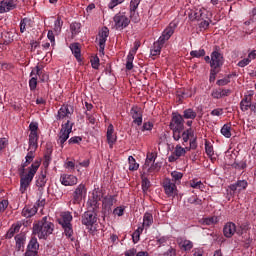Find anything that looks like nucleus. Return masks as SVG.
I'll list each match as a JSON object with an SVG mask.
<instances>
[{"label": "nucleus", "instance_id": "4468645a", "mask_svg": "<svg viewBox=\"0 0 256 256\" xmlns=\"http://www.w3.org/2000/svg\"><path fill=\"white\" fill-rule=\"evenodd\" d=\"M85 191L86 189L84 184H79L77 186V188L73 193V199H72V203L74 205H77V203H81V201H83V193H85Z\"/></svg>", "mask_w": 256, "mask_h": 256}, {"label": "nucleus", "instance_id": "5701e85b", "mask_svg": "<svg viewBox=\"0 0 256 256\" xmlns=\"http://www.w3.org/2000/svg\"><path fill=\"white\" fill-rule=\"evenodd\" d=\"M164 42L158 39V41L154 42L152 49L150 50V55L152 57H157V55H161V49H163Z\"/></svg>", "mask_w": 256, "mask_h": 256}, {"label": "nucleus", "instance_id": "7c9ffc66", "mask_svg": "<svg viewBox=\"0 0 256 256\" xmlns=\"http://www.w3.org/2000/svg\"><path fill=\"white\" fill-rule=\"evenodd\" d=\"M193 129L189 128L187 130H183L181 133V137H182V145H185V143L189 142V137H193Z\"/></svg>", "mask_w": 256, "mask_h": 256}, {"label": "nucleus", "instance_id": "5fc2aeb1", "mask_svg": "<svg viewBox=\"0 0 256 256\" xmlns=\"http://www.w3.org/2000/svg\"><path fill=\"white\" fill-rule=\"evenodd\" d=\"M100 200H101V198L97 199L95 197L88 200V205L92 207L93 211H95V209H97V207H99Z\"/></svg>", "mask_w": 256, "mask_h": 256}, {"label": "nucleus", "instance_id": "bb28decb", "mask_svg": "<svg viewBox=\"0 0 256 256\" xmlns=\"http://www.w3.org/2000/svg\"><path fill=\"white\" fill-rule=\"evenodd\" d=\"M99 43H107V37H109V28L106 26L102 27V29L98 33Z\"/></svg>", "mask_w": 256, "mask_h": 256}, {"label": "nucleus", "instance_id": "ddd939ff", "mask_svg": "<svg viewBox=\"0 0 256 256\" xmlns=\"http://www.w3.org/2000/svg\"><path fill=\"white\" fill-rule=\"evenodd\" d=\"M39 251V242L37 238H32L27 246L25 256H36Z\"/></svg>", "mask_w": 256, "mask_h": 256}, {"label": "nucleus", "instance_id": "c85d7f7f", "mask_svg": "<svg viewBox=\"0 0 256 256\" xmlns=\"http://www.w3.org/2000/svg\"><path fill=\"white\" fill-rule=\"evenodd\" d=\"M70 49L72 53L74 54V57L77 59V61H81V47L79 43H73L70 45Z\"/></svg>", "mask_w": 256, "mask_h": 256}, {"label": "nucleus", "instance_id": "09e8293b", "mask_svg": "<svg viewBox=\"0 0 256 256\" xmlns=\"http://www.w3.org/2000/svg\"><path fill=\"white\" fill-rule=\"evenodd\" d=\"M72 35H77L81 31V23L74 22L70 25Z\"/></svg>", "mask_w": 256, "mask_h": 256}, {"label": "nucleus", "instance_id": "864d4df0", "mask_svg": "<svg viewBox=\"0 0 256 256\" xmlns=\"http://www.w3.org/2000/svg\"><path fill=\"white\" fill-rule=\"evenodd\" d=\"M191 57H196L199 59V57H205V49L200 50H193L190 52Z\"/></svg>", "mask_w": 256, "mask_h": 256}, {"label": "nucleus", "instance_id": "de8ad7c7", "mask_svg": "<svg viewBox=\"0 0 256 256\" xmlns=\"http://www.w3.org/2000/svg\"><path fill=\"white\" fill-rule=\"evenodd\" d=\"M142 233L143 227H138V229L132 234L133 243H139V239Z\"/></svg>", "mask_w": 256, "mask_h": 256}, {"label": "nucleus", "instance_id": "cd10ccee", "mask_svg": "<svg viewBox=\"0 0 256 256\" xmlns=\"http://www.w3.org/2000/svg\"><path fill=\"white\" fill-rule=\"evenodd\" d=\"M142 179V191L143 193H147L149 191V187H151V181H149V178H147V172H143L141 175Z\"/></svg>", "mask_w": 256, "mask_h": 256}, {"label": "nucleus", "instance_id": "f3484780", "mask_svg": "<svg viewBox=\"0 0 256 256\" xmlns=\"http://www.w3.org/2000/svg\"><path fill=\"white\" fill-rule=\"evenodd\" d=\"M69 115H73V107H71L69 105H63L58 110L56 119L59 121L61 119H65V117H69Z\"/></svg>", "mask_w": 256, "mask_h": 256}, {"label": "nucleus", "instance_id": "3c124183", "mask_svg": "<svg viewBox=\"0 0 256 256\" xmlns=\"http://www.w3.org/2000/svg\"><path fill=\"white\" fill-rule=\"evenodd\" d=\"M202 9L195 10L190 14V19L192 21H201Z\"/></svg>", "mask_w": 256, "mask_h": 256}, {"label": "nucleus", "instance_id": "79ce46f5", "mask_svg": "<svg viewBox=\"0 0 256 256\" xmlns=\"http://www.w3.org/2000/svg\"><path fill=\"white\" fill-rule=\"evenodd\" d=\"M187 153V148L181 147V145H176L175 150H174V155L179 159V157L185 156Z\"/></svg>", "mask_w": 256, "mask_h": 256}, {"label": "nucleus", "instance_id": "603ef678", "mask_svg": "<svg viewBox=\"0 0 256 256\" xmlns=\"http://www.w3.org/2000/svg\"><path fill=\"white\" fill-rule=\"evenodd\" d=\"M205 151L206 155H208V157L213 160V155H215V152L213 151V145H210L207 141L205 142Z\"/></svg>", "mask_w": 256, "mask_h": 256}, {"label": "nucleus", "instance_id": "4d7b16f0", "mask_svg": "<svg viewBox=\"0 0 256 256\" xmlns=\"http://www.w3.org/2000/svg\"><path fill=\"white\" fill-rule=\"evenodd\" d=\"M25 245V239L23 237H16V248L17 251H21Z\"/></svg>", "mask_w": 256, "mask_h": 256}, {"label": "nucleus", "instance_id": "e2e57ef3", "mask_svg": "<svg viewBox=\"0 0 256 256\" xmlns=\"http://www.w3.org/2000/svg\"><path fill=\"white\" fill-rule=\"evenodd\" d=\"M199 27L200 29H208L209 24L211 23V18H207L206 20H200Z\"/></svg>", "mask_w": 256, "mask_h": 256}, {"label": "nucleus", "instance_id": "c9c22d12", "mask_svg": "<svg viewBox=\"0 0 256 256\" xmlns=\"http://www.w3.org/2000/svg\"><path fill=\"white\" fill-rule=\"evenodd\" d=\"M155 159H157V157L155 156V154L153 153H150V154H147V157H146V161H145V164H144V171H147V168L148 167H151V164L155 163Z\"/></svg>", "mask_w": 256, "mask_h": 256}, {"label": "nucleus", "instance_id": "37998d69", "mask_svg": "<svg viewBox=\"0 0 256 256\" xmlns=\"http://www.w3.org/2000/svg\"><path fill=\"white\" fill-rule=\"evenodd\" d=\"M134 59H135V54H133V52H130L127 56V61H126L127 71H131V69H133V60Z\"/></svg>", "mask_w": 256, "mask_h": 256}, {"label": "nucleus", "instance_id": "dca6fc26", "mask_svg": "<svg viewBox=\"0 0 256 256\" xmlns=\"http://www.w3.org/2000/svg\"><path fill=\"white\" fill-rule=\"evenodd\" d=\"M41 68L39 66H36L31 74H30V77H32L30 80H29V87H30V91H35L37 89V75H41Z\"/></svg>", "mask_w": 256, "mask_h": 256}, {"label": "nucleus", "instance_id": "f03ea898", "mask_svg": "<svg viewBox=\"0 0 256 256\" xmlns=\"http://www.w3.org/2000/svg\"><path fill=\"white\" fill-rule=\"evenodd\" d=\"M55 230V224L49 221L47 216H44L41 220L33 224V235H37L39 239H47L49 235L53 234Z\"/></svg>", "mask_w": 256, "mask_h": 256}, {"label": "nucleus", "instance_id": "8fccbe9b", "mask_svg": "<svg viewBox=\"0 0 256 256\" xmlns=\"http://www.w3.org/2000/svg\"><path fill=\"white\" fill-rule=\"evenodd\" d=\"M148 168H146V171L149 173L158 172L161 170V164L159 162L150 164Z\"/></svg>", "mask_w": 256, "mask_h": 256}, {"label": "nucleus", "instance_id": "f257e3e1", "mask_svg": "<svg viewBox=\"0 0 256 256\" xmlns=\"http://www.w3.org/2000/svg\"><path fill=\"white\" fill-rule=\"evenodd\" d=\"M31 164V161L25 160L24 163L21 165L20 170V193H26L27 189L31 186V183L33 182V178L35 177V174L37 171H39V167H41V161L36 160L34 163L31 164V166L28 168V173L25 174V167H28V165Z\"/></svg>", "mask_w": 256, "mask_h": 256}, {"label": "nucleus", "instance_id": "49530a36", "mask_svg": "<svg viewBox=\"0 0 256 256\" xmlns=\"http://www.w3.org/2000/svg\"><path fill=\"white\" fill-rule=\"evenodd\" d=\"M27 25H31V20L29 18H23L20 21V32L25 33L27 31Z\"/></svg>", "mask_w": 256, "mask_h": 256}, {"label": "nucleus", "instance_id": "680f3d73", "mask_svg": "<svg viewBox=\"0 0 256 256\" xmlns=\"http://www.w3.org/2000/svg\"><path fill=\"white\" fill-rule=\"evenodd\" d=\"M125 0H110L109 4H108V8L110 9H115V7H117V5H121V3H123Z\"/></svg>", "mask_w": 256, "mask_h": 256}, {"label": "nucleus", "instance_id": "7ed1b4c3", "mask_svg": "<svg viewBox=\"0 0 256 256\" xmlns=\"http://www.w3.org/2000/svg\"><path fill=\"white\" fill-rule=\"evenodd\" d=\"M173 135L174 141H179L181 139V133L185 131V120L183 115L173 113L170 125H169Z\"/></svg>", "mask_w": 256, "mask_h": 256}, {"label": "nucleus", "instance_id": "473e14b6", "mask_svg": "<svg viewBox=\"0 0 256 256\" xmlns=\"http://www.w3.org/2000/svg\"><path fill=\"white\" fill-rule=\"evenodd\" d=\"M153 225V214L146 212L143 217V227H151Z\"/></svg>", "mask_w": 256, "mask_h": 256}, {"label": "nucleus", "instance_id": "4c0bfd02", "mask_svg": "<svg viewBox=\"0 0 256 256\" xmlns=\"http://www.w3.org/2000/svg\"><path fill=\"white\" fill-rule=\"evenodd\" d=\"M183 119H196L197 117V112H195L193 109L188 108L186 110H184L183 112Z\"/></svg>", "mask_w": 256, "mask_h": 256}, {"label": "nucleus", "instance_id": "6e6d98bb", "mask_svg": "<svg viewBox=\"0 0 256 256\" xmlns=\"http://www.w3.org/2000/svg\"><path fill=\"white\" fill-rule=\"evenodd\" d=\"M106 137H107V142H108L110 149H113V145L117 141V136L111 134V135H106Z\"/></svg>", "mask_w": 256, "mask_h": 256}, {"label": "nucleus", "instance_id": "052dcab7", "mask_svg": "<svg viewBox=\"0 0 256 256\" xmlns=\"http://www.w3.org/2000/svg\"><path fill=\"white\" fill-rule=\"evenodd\" d=\"M230 76L217 80L216 84L219 85V87H224V85H229L231 83V80H229Z\"/></svg>", "mask_w": 256, "mask_h": 256}, {"label": "nucleus", "instance_id": "69168bd1", "mask_svg": "<svg viewBox=\"0 0 256 256\" xmlns=\"http://www.w3.org/2000/svg\"><path fill=\"white\" fill-rule=\"evenodd\" d=\"M47 37L51 43V46L55 47V34L53 33V30L48 31Z\"/></svg>", "mask_w": 256, "mask_h": 256}, {"label": "nucleus", "instance_id": "a18cd8bd", "mask_svg": "<svg viewBox=\"0 0 256 256\" xmlns=\"http://www.w3.org/2000/svg\"><path fill=\"white\" fill-rule=\"evenodd\" d=\"M190 187H192L193 189H200V191H203V189H205V185L203 184V182L195 179L190 181Z\"/></svg>", "mask_w": 256, "mask_h": 256}, {"label": "nucleus", "instance_id": "338daca9", "mask_svg": "<svg viewBox=\"0 0 256 256\" xmlns=\"http://www.w3.org/2000/svg\"><path fill=\"white\" fill-rule=\"evenodd\" d=\"M171 175H172V179H174V181H180V179H183V173H181V172L173 171L171 173Z\"/></svg>", "mask_w": 256, "mask_h": 256}, {"label": "nucleus", "instance_id": "b1692460", "mask_svg": "<svg viewBox=\"0 0 256 256\" xmlns=\"http://www.w3.org/2000/svg\"><path fill=\"white\" fill-rule=\"evenodd\" d=\"M37 211H38V209H37L36 205H34L32 207L26 206L22 210V216L26 217V219H29V218L33 217L34 215H36Z\"/></svg>", "mask_w": 256, "mask_h": 256}, {"label": "nucleus", "instance_id": "0eeeda50", "mask_svg": "<svg viewBox=\"0 0 256 256\" xmlns=\"http://www.w3.org/2000/svg\"><path fill=\"white\" fill-rule=\"evenodd\" d=\"M81 223L82 225H85L87 229H90V231H92L93 225L97 223V214H95L93 211H86L82 215Z\"/></svg>", "mask_w": 256, "mask_h": 256}, {"label": "nucleus", "instance_id": "2f4dec72", "mask_svg": "<svg viewBox=\"0 0 256 256\" xmlns=\"http://www.w3.org/2000/svg\"><path fill=\"white\" fill-rule=\"evenodd\" d=\"M201 223L202 225H217V223H219V217L212 216V217L203 218L201 220Z\"/></svg>", "mask_w": 256, "mask_h": 256}, {"label": "nucleus", "instance_id": "58836bf2", "mask_svg": "<svg viewBox=\"0 0 256 256\" xmlns=\"http://www.w3.org/2000/svg\"><path fill=\"white\" fill-rule=\"evenodd\" d=\"M233 169H236L237 171H243V169H247V161L242 160L240 162L235 161L232 165Z\"/></svg>", "mask_w": 256, "mask_h": 256}, {"label": "nucleus", "instance_id": "c756f323", "mask_svg": "<svg viewBox=\"0 0 256 256\" xmlns=\"http://www.w3.org/2000/svg\"><path fill=\"white\" fill-rule=\"evenodd\" d=\"M47 184V172H41L37 177L36 186L43 188Z\"/></svg>", "mask_w": 256, "mask_h": 256}, {"label": "nucleus", "instance_id": "e433bc0d", "mask_svg": "<svg viewBox=\"0 0 256 256\" xmlns=\"http://www.w3.org/2000/svg\"><path fill=\"white\" fill-rule=\"evenodd\" d=\"M114 201H115L114 196H106L102 201V205L103 207H105V209H110V207H113Z\"/></svg>", "mask_w": 256, "mask_h": 256}, {"label": "nucleus", "instance_id": "6e6552de", "mask_svg": "<svg viewBox=\"0 0 256 256\" xmlns=\"http://www.w3.org/2000/svg\"><path fill=\"white\" fill-rule=\"evenodd\" d=\"M163 189L167 197H175L177 194V185L169 178L164 179Z\"/></svg>", "mask_w": 256, "mask_h": 256}, {"label": "nucleus", "instance_id": "9b49d317", "mask_svg": "<svg viewBox=\"0 0 256 256\" xmlns=\"http://www.w3.org/2000/svg\"><path fill=\"white\" fill-rule=\"evenodd\" d=\"M17 8V0H2L0 2V13H7Z\"/></svg>", "mask_w": 256, "mask_h": 256}, {"label": "nucleus", "instance_id": "f704fd0d", "mask_svg": "<svg viewBox=\"0 0 256 256\" xmlns=\"http://www.w3.org/2000/svg\"><path fill=\"white\" fill-rule=\"evenodd\" d=\"M21 229V224L12 225V227L8 230L6 237L7 239H11L14 237L15 233H19V230Z\"/></svg>", "mask_w": 256, "mask_h": 256}, {"label": "nucleus", "instance_id": "2eb2a0df", "mask_svg": "<svg viewBox=\"0 0 256 256\" xmlns=\"http://www.w3.org/2000/svg\"><path fill=\"white\" fill-rule=\"evenodd\" d=\"M237 233V225L233 222H227L223 228V235L227 239H231Z\"/></svg>", "mask_w": 256, "mask_h": 256}, {"label": "nucleus", "instance_id": "aec40b11", "mask_svg": "<svg viewBox=\"0 0 256 256\" xmlns=\"http://www.w3.org/2000/svg\"><path fill=\"white\" fill-rule=\"evenodd\" d=\"M71 221H73V215L69 211L62 212L58 219L59 225H71Z\"/></svg>", "mask_w": 256, "mask_h": 256}, {"label": "nucleus", "instance_id": "a19ab883", "mask_svg": "<svg viewBox=\"0 0 256 256\" xmlns=\"http://www.w3.org/2000/svg\"><path fill=\"white\" fill-rule=\"evenodd\" d=\"M51 153H53V150L47 148V151L44 155V161H43V165L45 169H47V167H49V164L51 163Z\"/></svg>", "mask_w": 256, "mask_h": 256}, {"label": "nucleus", "instance_id": "ea45409f", "mask_svg": "<svg viewBox=\"0 0 256 256\" xmlns=\"http://www.w3.org/2000/svg\"><path fill=\"white\" fill-rule=\"evenodd\" d=\"M221 134L227 139L231 138V124H224L221 128Z\"/></svg>", "mask_w": 256, "mask_h": 256}, {"label": "nucleus", "instance_id": "f8f14e48", "mask_svg": "<svg viewBox=\"0 0 256 256\" xmlns=\"http://www.w3.org/2000/svg\"><path fill=\"white\" fill-rule=\"evenodd\" d=\"M77 177L71 174H62L60 176V182L64 187H73V185H77Z\"/></svg>", "mask_w": 256, "mask_h": 256}, {"label": "nucleus", "instance_id": "13d9d810", "mask_svg": "<svg viewBox=\"0 0 256 256\" xmlns=\"http://www.w3.org/2000/svg\"><path fill=\"white\" fill-rule=\"evenodd\" d=\"M139 3H141V0H131V2H130V12L137 11V8L139 7Z\"/></svg>", "mask_w": 256, "mask_h": 256}, {"label": "nucleus", "instance_id": "bf43d9fd", "mask_svg": "<svg viewBox=\"0 0 256 256\" xmlns=\"http://www.w3.org/2000/svg\"><path fill=\"white\" fill-rule=\"evenodd\" d=\"M219 71L221 70H217L215 68H211L210 70V78H209V81L210 83H213L217 77V73H219Z\"/></svg>", "mask_w": 256, "mask_h": 256}, {"label": "nucleus", "instance_id": "20e7f679", "mask_svg": "<svg viewBox=\"0 0 256 256\" xmlns=\"http://www.w3.org/2000/svg\"><path fill=\"white\" fill-rule=\"evenodd\" d=\"M114 21V29L117 31H123V29H126V27H129V23H131V20L125 16L123 13H117L113 17Z\"/></svg>", "mask_w": 256, "mask_h": 256}, {"label": "nucleus", "instance_id": "4be33fe9", "mask_svg": "<svg viewBox=\"0 0 256 256\" xmlns=\"http://www.w3.org/2000/svg\"><path fill=\"white\" fill-rule=\"evenodd\" d=\"M13 43V33L4 31L0 35V45H9Z\"/></svg>", "mask_w": 256, "mask_h": 256}, {"label": "nucleus", "instance_id": "a878e982", "mask_svg": "<svg viewBox=\"0 0 256 256\" xmlns=\"http://www.w3.org/2000/svg\"><path fill=\"white\" fill-rule=\"evenodd\" d=\"M37 141H39V135L30 133L29 135V149H33V151H37Z\"/></svg>", "mask_w": 256, "mask_h": 256}, {"label": "nucleus", "instance_id": "c03bdc74", "mask_svg": "<svg viewBox=\"0 0 256 256\" xmlns=\"http://www.w3.org/2000/svg\"><path fill=\"white\" fill-rule=\"evenodd\" d=\"M128 163H129V171H137V169H139V164H137L133 156L128 157Z\"/></svg>", "mask_w": 256, "mask_h": 256}, {"label": "nucleus", "instance_id": "a211bd4d", "mask_svg": "<svg viewBox=\"0 0 256 256\" xmlns=\"http://www.w3.org/2000/svg\"><path fill=\"white\" fill-rule=\"evenodd\" d=\"M253 94L244 95V98L240 102L241 111H249L251 105L253 104Z\"/></svg>", "mask_w": 256, "mask_h": 256}, {"label": "nucleus", "instance_id": "39448f33", "mask_svg": "<svg viewBox=\"0 0 256 256\" xmlns=\"http://www.w3.org/2000/svg\"><path fill=\"white\" fill-rule=\"evenodd\" d=\"M225 63V58H223V54L219 51L215 50L211 53L210 67L211 69H216L221 71V67Z\"/></svg>", "mask_w": 256, "mask_h": 256}, {"label": "nucleus", "instance_id": "6ab92c4d", "mask_svg": "<svg viewBox=\"0 0 256 256\" xmlns=\"http://www.w3.org/2000/svg\"><path fill=\"white\" fill-rule=\"evenodd\" d=\"M178 246L181 251H191L193 249V242L185 238H177Z\"/></svg>", "mask_w": 256, "mask_h": 256}, {"label": "nucleus", "instance_id": "393cba45", "mask_svg": "<svg viewBox=\"0 0 256 256\" xmlns=\"http://www.w3.org/2000/svg\"><path fill=\"white\" fill-rule=\"evenodd\" d=\"M64 235L67 239H70L71 241H75V238L73 237V224H63L61 225Z\"/></svg>", "mask_w": 256, "mask_h": 256}, {"label": "nucleus", "instance_id": "774afa93", "mask_svg": "<svg viewBox=\"0 0 256 256\" xmlns=\"http://www.w3.org/2000/svg\"><path fill=\"white\" fill-rule=\"evenodd\" d=\"M213 99H222L221 89H215L211 93Z\"/></svg>", "mask_w": 256, "mask_h": 256}, {"label": "nucleus", "instance_id": "9d476101", "mask_svg": "<svg viewBox=\"0 0 256 256\" xmlns=\"http://www.w3.org/2000/svg\"><path fill=\"white\" fill-rule=\"evenodd\" d=\"M175 29H177V24H175V22L170 23L169 26L163 31L162 35L159 37L158 40H160L162 43H165V41H169L173 33H175Z\"/></svg>", "mask_w": 256, "mask_h": 256}, {"label": "nucleus", "instance_id": "423d86ee", "mask_svg": "<svg viewBox=\"0 0 256 256\" xmlns=\"http://www.w3.org/2000/svg\"><path fill=\"white\" fill-rule=\"evenodd\" d=\"M73 131V123L71 121H67L65 124H62V128L59 132V143L63 145L67 139H69V135Z\"/></svg>", "mask_w": 256, "mask_h": 256}, {"label": "nucleus", "instance_id": "0e129e2a", "mask_svg": "<svg viewBox=\"0 0 256 256\" xmlns=\"http://www.w3.org/2000/svg\"><path fill=\"white\" fill-rule=\"evenodd\" d=\"M30 133L37 134V130L39 129V124L37 122H31L29 125Z\"/></svg>", "mask_w": 256, "mask_h": 256}, {"label": "nucleus", "instance_id": "412c9836", "mask_svg": "<svg viewBox=\"0 0 256 256\" xmlns=\"http://www.w3.org/2000/svg\"><path fill=\"white\" fill-rule=\"evenodd\" d=\"M247 180H238L236 183L229 186L230 191H243L247 189Z\"/></svg>", "mask_w": 256, "mask_h": 256}, {"label": "nucleus", "instance_id": "1a4fd4ad", "mask_svg": "<svg viewBox=\"0 0 256 256\" xmlns=\"http://www.w3.org/2000/svg\"><path fill=\"white\" fill-rule=\"evenodd\" d=\"M130 115L135 125H138L139 127L143 124V112H141V109L139 107L133 106L130 110Z\"/></svg>", "mask_w": 256, "mask_h": 256}, {"label": "nucleus", "instance_id": "72a5a7b5", "mask_svg": "<svg viewBox=\"0 0 256 256\" xmlns=\"http://www.w3.org/2000/svg\"><path fill=\"white\" fill-rule=\"evenodd\" d=\"M62 28H63V20L61 19V16H58L57 19L54 22V33H55V35H59V33H61Z\"/></svg>", "mask_w": 256, "mask_h": 256}]
</instances>
